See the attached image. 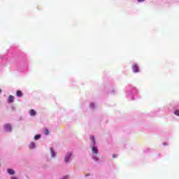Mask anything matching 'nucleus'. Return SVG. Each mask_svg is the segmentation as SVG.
I'll use <instances>...</instances> for the list:
<instances>
[{
  "instance_id": "nucleus-8",
  "label": "nucleus",
  "mask_w": 179,
  "mask_h": 179,
  "mask_svg": "<svg viewBox=\"0 0 179 179\" xmlns=\"http://www.w3.org/2000/svg\"><path fill=\"white\" fill-rule=\"evenodd\" d=\"M92 152L94 153L95 155H97V153H98L97 147H93L92 148Z\"/></svg>"
},
{
  "instance_id": "nucleus-2",
  "label": "nucleus",
  "mask_w": 179,
  "mask_h": 179,
  "mask_svg": "<svg viewBox=\"0 0 179 179\" xmlns=\"http://www.w3.org/2000/svg\"><path fill=\"white\" fill-rule=\"evenodd\" d=\"M132 69H133V71H134L135 73L139 72V68L136 64L133 65Z\"/></svg>"
},
{
  "instance_id": "nucleus-4",
  "label": "nucleus",
  "mask_w": 179,
  "mask_h": 179,
  "mask_svg": "<svg viewBox=\"0 0 179 179\" xmlns=\"http://www.w3.org/2000/svg\"><path fill=\"white\" fill-rule=\"evenodd\" d=\"M71 156H72V154H68L65 158H64V162H66V163H67V162H69V159H71Z\"/></svg>"
},
{
  "instance_id": "nucleus-7",
  "label": "nucleus",
  "mask_w": 179,
  "mask_h": 179,
  "mask_svg": "<svg viewBox=\"0 0 179 179\" xmlns=\"http://www.w3.org/2000/svg\"><path fill=\"white\" fill-rule=\"evenodd\" d=\"M90 140L92 141L93 145H96V140H95V138H94V136H92L90 137Z\"/></svg>"
},
{
  "instance_id": "nucleus-16",
  "label": "nucleus",
  "mask_w": 179,
  "mask_h": 179,
  "mask_svg": "<svg viewBox=\"0 0 179 179\" xmlns=\"http://www.w3.org/2000/svg\"><path fill=\"white\" fill-rule=\"evenodd\" d=\"M93 159H94V160H99V159L96 158V157H94V156H93Z\"/></svg>"
},
{
  "instance_id": "nucleus-6",
  "label": "nucleus",
  "mask_w": 179,
  "mask_h": 179,
  "mask_svg": "<svg viewBox=\"0 0 179 179\" xmlns=\"http://www.w3.org/2000/svg\"><path fill=\"white\" fill-rule=\"evenodd\" d=\"M16 95L17 97H22V96H23V93L20 90H17Z\"/></svg>"
},
{
  "instance_id": "nucleus-10",
  "label": "nucleus",
  "mask_w": 179,
  "mask_h": 179,
  "mask_svg": "<svg viewBox=\"0 0 179 179\" xmlns=\"http://www.w3.org/2000/svg\"><path fill=\"white\" fill-rule=\"evenodd\" d=\"M8 173L11 176H13V174H15V171L13 169H8Z\"/></svg>"
},
{
  "instance_id": "nucleus-9",
  "label": "nucleus",
  "mask_w": 179,
  "mask_h": 179,
  "mask_svg": "<svg viewBox=\"0 0 179 179\" xmlns=\"http://www.w3.org/2000/svg\"><path fill=\"white\" fill-rule=\"evenodd\" d=\"M36 148V144L34 143H31L29 144V149H34Z\"/></svg>"
},
{
  "instance_id": "nucleus-20",
  "label": "nucleus",
  "mask_w": 179,
  "mask_h": 179,
  "mask_svg": "<svg viewBox=\"0 0 179 179\" xmlns=\"http://www.w3.org/2000/svg\"><path fill=\"white\" fill-rule=\"evenodd\" d=\"M1 92H2V90L0 89V93H1Z\"/></svg>"
},
{
  "instance_id": "nucleus-15",
  "label": "nucleus",
  "mask_w": 179,
  "mask_h": 179,
  "mask_svg": "<svg viewBox=\"0 0 179 179\" xmlns=\"http://www.w3.org/2000/svg\"><path fill=\"white\" fill-rule=\"evenodd\" d=\"M112 157H113V159H115V157H117V155H115V154H113V155H112Z\"/></svg>"
},
{
  "instance_id": "nucleus-3",
  "label": "nucleus",
  "mask_w": 179,
  "mask_h": 179,
  "mask_svg": "<svg viewBox=\"0 0 179 179\" xmlns=\"http://www.w3.org/2000/svg\"><path fill=\"white\" fill-rule=\"evenodd\" d=\"M13 100H15V97L13 95H10L8 99V103H13Z\"/></svg>"
},
{
  "instance_id": "nucleus-13",
  "label": "nucleus",
  "mask_w": 179,
  "mask_h": 179,
  "mask_svg": "<svg viewBox=\"0 0 179 179\" xmlns=\"http://www.w3.org/2000/svg\"><path fill=\"white\" fill-rule=\"evenodd\" d=\"M43 132H44L45 135H48V134H50V131H48V129H45Z\"/></svg>"
},
{
  "instance_id": "nucleus-17",
  "label": "nucleus",
  "mask_w": 179,
  "mask_h": 179,
  "mask_svg": "<svg viewBox=\"0 0 179 179\" xmlns=\"http://www.w3.org/2000/svg\"><path fill=\"white\" fill-rule=\"evenodd\" d=\"M138 2H144L145 0H138Z\"/></svg>"
},
{
  "instance_id": "nucleus-12",
  "label": "nucleus",
  "mask_w": 179,
  "mask_h": 179,
  "mask_svg": "<svg viewBox=\"0 0 179 179\" xmlns=\"http://www.w3.org/2000/svg\"><path fill=\"white\" fill-rule=\"evenodd\" d=\"M41 138V136L40 134H38L34 136L35 141H38V139H40Z\"/></svg>"
},
{
  "instance_id": "nucleus-11",
  "label": "nucleus",
  "mask_w": 179,
  "mask_h": 179,
  "mask_svg": "<svg viewBox=\"0 0 179 179\" xmlns=\"http://www.w3.org/2000/svg\"><path fill=\"white\" fill-rule=\"evenodd\" d=\"M50 153L52 157H55V152H54L52 148H50Z\"/></svg>"
},
{
  "instance_id": "nucleus-19",
  "label": "nucleus",
  "mask_w": 179,
  "mask_h": 179,
  "mask_svg": "<svg viewBox=\"0 0 179 179\" xmlns=\"http://www.w3.org/2000/svg\"><path fill=\"white\" fill-rule=\"evenodd\" d=\"M86 176V177H87V176H89V174H87V175H85Z\"/></svg>"
},
{
  "instance_id": "nucleus-5",
  "label": "nucleus",
  "mask_w": 179,
  "mask_h": 179,
  "mask_svg": "<svg viewBox=\"0 0 179 179\" xmlns=\"http://www.w3.org/2000/svg\"><path fill=\"white\" fill-rule=\"evenodd\" d=\"M29 114L31 117H34V115H36V114H37V113L36 112V110L31 109L29 110Z\"/></svg>"
},
{
  "instance_id": "nucleus-18",
  "label": "nucleus",
  "mask_w": 179,
  "mask_h": 179,
  "mask_svg": "<svg viewBox=\"0 0 179 179\" xmlns=\"http://www.w3.org/2000/svg\"><path fill=\"white\" fill-rule=\"evenodd\" d=\"M11 179H17L16 177H12Z\"/></svg>"
},
{
  "instance_id": "nucleus-14",
  "label": "nucleus",
  "mask_w": 179,
  "mask_h": 179,
  "mask_svg": "<svg viewBox=\"0 0 179 179\" xmlns=\"http://www.w3.org/2000/svg\"><path fill=\"white\" fill-rule=\"evenodd\" d=\"M174 114L179 116V110H175Z\"/></svg>"
},
{
  "instance_id": "nucleus-1",
  "label": "nucleus",
  "mask_w": 179,
  "mask_h": 179,
  "mask_svg": "<svg viewBox=\"0 0 179 179\" xmlns=\"http://www.w3.org/2000/svg\"><path fill=\"white\" fill-rule=\"evenodd\" d=\"M4 127L7 132H10V131H12V126L9 124H5Z\"/></svg>"
}]
</instances>
